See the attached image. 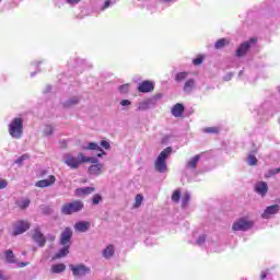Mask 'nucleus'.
Returning <instances> with one entry per match:
<instances>
[{
    "instance_id": "412c9836",
    "label": "nucleus",
    "mask_w": 280,
    "mask_h": 280,
    "mask_svg": "<svg viewBox=\"0 0 280 280\" xmlns=\"http://www.w3.org/2000/svg\"><path fill=\"white\" fill-rule=\"evenodd\" d=\"M52 275H60V272H65L67 270V266L65 264H56L51 266Z\"/></svg>"
},
{
    "instance_id": "a19ab883",
    "label": "nucleus",
    "mask_w": 280,
    "mask_h": 280,
    "mask_svg": "<svg viewBox=\"0 0 280 280\" xmlns=\"http://www.w3.org/2000/svg\"><path fill=\"white\" fill-rule=\"evenodd\" d=\"M205 242H207V236H206V235H201V236H199L198 240H197V244H198L199 246H201V244H205Z\"/></svg>"
},
{
    "instance_id": "58836bf2",
    "label": "nucleus",
    "mask_w": 280,
    "mask_h": 280,
    "mask_svg": "<svg viewBox=\"0 0 280 280\" xmlns=\"http://www.w3.org/2000/svg\"><path fill=\"white\" fill-rule=\"evenodd\" d=\"M128 89H130V84H122L119 86L120 93H128Z\"/></svg>"
},
{
    "instance_id": "dca6fc26",
    "label": "nucleus",
    "mask_w": 280,
    "mask_h": 280,
    "mask_svg": "<svg viewBox=\"0 0 280 280\" xmlns=\"http://www.w3.org/2000/svg\"><path fill=\"white\" fill-rule=\"evenodd\" d=\"M74 229L75 231H78L79 233H86V231H89V229H91V222L89 221H80L77 222L74 224Z\"/></svg>"
},
{
    "instance_id": "f257e3e1",
    "label": "nucleus",
    "mask_w": 280,
    "mask_h": 280,
    "mask_svg": "<svg viewBox=\"0 0 280 280\" xmlns=\"http://www.w3.org/2000/svg\"><path fill=\"white\" fill-rule=\"evenodd\" d=\"M65 163L71 170H78L80 167V165H82V163H97V159L85 156L84 153L80 152L78 154V158H75L71 154H66Z\"/></svg>"
},
{
    "instance_id": "2f4dec72",
    "label": "nucleus",
    "mask_w": 280,
    "mask_h": 280,
    "mask_svg": "<svg viewBox=\"0 0 280 280\" xmlns=\"http://www.w3.org/2000/svg\"><path fill=\"white\" fill-rule=\"evenodd\" d=\"M189 200H191V197L189 194H185L182 198V207H187V205H189Z\"/></svg>"
},
{
    "instance_id": "39448f33",
    "label": "nucleus",
    "mask_w": 280,
    "mask_h": 280,
    "mask_svg": "<svg viewBox=\"0 0 280 280\" xmlns=\"http://www.w3.org/2000/svg\"><path fill=\"white\" fill-rule=\"evenodd\" d=\"M253 229V221H249L246 218H241L232 225V231H248Z\"/></svg>"
},
{
    "instance_id": "5701e85b",
    "label": "nucleus",
    "mask_w": 280,
    "mask_h": 280,
    "mask_svg": "<svg viewBox=\"0 0 280 280\" xmlns=\"http://www.w3.org/2000/svg\"><path fill=\"white\" fill-rule=\"evenodd\" d=\"M4 257L7 259V264H16V257L14 256V252L8 249L4 252Z\"/></svg>"
},
{
    "instance_id": "ea45409f",
    "label": "nucleus",
    "mask_w": 280,
    "mask_h": 280,
    "mask_svg": "<svg viewBox=\"0 0 280 280\" xmlns=\"http://www.w3.org/2000/svg\"><path fill=\"white\" fill-rule=\"evenodd\" d=\"M101 145L104 148V150H110V143L106 140H102Z\"/></svg>"
},
{
    "instance_id": "f03ea898",
    "label": "nucleus",
    "mask_w": 280,
    "mask_h": 280,
    "mask_svg": "<svg viewBox=\"0 0 280 280\" xmlns=\"http://www.w3.org/2000/svg\"><path fill=\"white\" fill-rule=\"evenodd\" d=\"M172 152V147H167L158 155L154 162V168L156 172H160V174H165V172H167V159H170Z\"/></svg>"
},
{
    "instance_id": "bb28decb",
    "label": "nucleus",
    "mask_w": 280,
    "mask_h": 280,
    "mask_svg": "<svg viewBox=\"0 0 280 280\" xmlns=\"http://www.w3.org/2000/svg\"><path fill=\"white\" fill-rule=\"evenodd\" d=\"M79 102H80V98H78V97H72V98H70L69 101H67L66 103H65V106L67 107V108H69V106H75V104H79Z\"/></svg>"
},
{
    "instance_id": "0eeeda50",
    "label": "nucleus",
    "mask_w": 280,
    "mask_h": 280,
    "mask_svg": "<svg viewBox=\"0 0 280 280\" xmlns=\"http://www.w3.org/2000/svg\"><path fill=\"white\" fill-rule=\"evenodd\" d=\"M256 43H257V38L253 37L249 40L241 44L240 47L236 49V56L238 58H242V56H246L252 45H255Z\"/></svg>"
},
{
    "instance_id": "de8ad7c7",
    "label": "nucleus",
    "mask_w": 280,
    "mask_h": 280,
    "mask_svg": "<svg viewBox=\"0 0 280 280\" xmlns=\"http://www.w3.org/2000/svg\"><path fill=\"white\" fill-rule=\"evenodd\" d=\"M48 241H49V242H56V236L49 234V235H48Z\"/></svg>"
},
{
    "instance_id": "7ed1b4c3",
    "label": "nucleus",
    "mask_w": 280,
    "mask_h": 280,
    "mask_svg": "<svg viewBox=\"0 0 280 280\" xmlns=\"http://www.w3.org/2000/svg\"><path fill=\"white\" fill-rule=\"evenodd\" d=\"M9 135L13 139H21L23 137V118H13L9 125Z\"/></svg>"
},
{
    "instance_id": "9b49d317",
    "label": "nucleus",
    "mask_w": 280,
    "mask_h": 280,
    "mask_svg": "<svg viewBox=\"0 0 280 280\" xmlns=\"http://www.w3.org/2000/svg\"><path fill=\"white\" fill-rule=\"evenodd\" d=\"M279 210H280L279 205L269 206L262 212L261 218H264V220H268L272 218V215H276V213H279Z\"/></svg>"
},
{
    "instance_id": "a211bd4d",
    "label": "nucleus",
    "mask_w": 280,
    "mask_h": 280,
    "mask_svg": "<svg viewBox=\"0 0 280 280\" xmlns=\"http://www.w3.org/2000/svg\"><path fill=\"white\" fill-rule=\"evenodd\" d=\"M63 248H60L58 253H56L52 256V260L56 261V259H62L63 257H67L69 255V248H71L69 245H61Z\"/></svg>"
},
{
    "instance_id": "6ab92c4d",
    "label": "nucleus",
    "mask_w": 280,
    "mask_h": 280,
    "mask_svg": "<svg viewBox=\"0 0 280 280\" xmlns=\"http://www.w3.org/2000/svg\"><path fill=\"white\" fill-rule=\"evenodd\" d=\"M194 89H196V80L194 79L187 80L184 84L185 93H191Z\"/></svg>"
},
{
    "instance_id": "b1692460",
    "label": "nucleus",
    "mask_w": 280,
    "mask_h": 280,
    "mask_svg": "<svg viewBox=\"0 0 280 280\" xmlns=\"http://www.w3.org/2000/svg\"><path fill=\"white\" fill-rule=\"evenodd\" d=\"M113 255H115V246L108 245V246L103 250V257H105V259H110V257H113Z\"/></svg>"
},
{
    "instance_id": "1a4fd4ad",
    "label": "nucleus",
    "mask_w": 280,
    "mask_h": 280,
    "mask_svg": "<svg viewBox=\"0 0 280 280\" xmlns=\"http://www.w3.org/2000/svg\"><path fill=\"white\" fill-rule=\"evenodd\" d=\"M32 238L36 244H38L40 248H43L45 244H47V238H45V235L43 234V232H40V229L38 228L33 231Z\"/></svg>"
},
{
    "instance_id": "8fccbe9b",
    "label": "nucleus",
    "mask_w": 280,
    "mask_h": 280,
    "mask_svg": "<svg viewBox=\"0 0 280 280\" xmlns=\"http://www.w3.org/2000/svg\"><path fill=\"white\" fill-rule=\"evenodd\" d=\"M104 154H106V152L104 150H102L101 153L97 154L98 159L104 156Z\"/></svg>"
},
{
    "instance_id": "4468645a",
    "label": "nucleus",
    "mask_w": 280,
    "mask_h": 280,
    "mask_svg": "<svg viewBox=\"0 0 280 280\" xmlns=\"http://www.w3.org/2000/svg\"><path fill=\"white\" fill-rule=\"evenodd\" d=\"M54 183H56V176L50 175L47 179L38 180L35 184V186L40 187V188L51 187V185H54Z\"/></svg>"
},
{
    "instance_id": "603ef678",
    "label": "nucleus",
    "mask_w": 280,
    "mask_h": 280,
    "mask_svg": "<svg viewBox=\"0 0 280 280\" xmlns=\"http://www.w3.org/2000/svg\"><path fill=\"white\" fill-rule=\"evenodd\" d=\"M45 174H47V171H43V172L40 173V176H45Z\"/></svg>"
},
{
    "instance_id": "cd10ccee",
    "label": "nucleus",
    "mask_w": 280,
    "mask_h": 280,
    "mask_svg": "<svg viewBox=\"0 0 280 280\" xmlns=\"http://www.w3.org/2000/svg\"><path fill=\"white\" fill-rule=\"evenodd\" d=\"M84 150H97L98 152H102V148L95 142H90Z\"/></svg>"
},
{
    "instance_id": "6e6552de",
    "label": "nucleus",
    "mask_w": 280,
    "mask_h": 280,
    "mask_svg": "<svg viewBox=\"0 0 280 280\" xmlns=\"http://www.w3.org/2000/svg\"><path fill=\"white\" fill-rule=\"evenodd\" d=\"M69 268L72 271L73 277H84L91 272V269L84 265H70Z\"/></svg>"
},
{
    "instance_id": "ddd939ff",
    "label": "nucleus",
    "mask_w": 280,
    "mask_h": 280,
    "mask_svg": "<svg viewBox=\"0 0 280 280\" xmlns=\"http://www.w3.org/2000/svg\"><path fill=\"white\" fill-rule=\"evenodd\" d=\"M95 191V187H83L74 190V196L82 198V196H91Z\"/></svg>"
},
{
    "instance_id": "3c124183",
    "label": "nucleus",
    "mask_w": 280,
    "mask_h": 280,
    "mask_svg": "<svg viewBox=\"0 0 280 280\" xmlns=\"http://www.w3.org/2000/svg\"><path fill=\"white\" fill-rule=\"evenodd\" d=\"M28 262H20V268H25V266H27Z\"/></svg>"
},
{
    "instance_id": "20e7f679",
    "label": "nucleus",
    "mask_w": 280,
    "mask_h": 280,
    "mask_svg": "<svg viewBox=\"0 0 280 280\" xmlns=\"http://www.w3.org/2000/svg\"><path fill=\"white\" fill-rule=\"evenodd\" d=\"M84 209V202L82 200H74L70 203H66L61 207V213L63 215H73V213H78V211H82Z\"/></svg>"
},
{
    "instance_id": "f8f14e48",
    "label": "nucleus",
    "mask_w": 280,
    "mask_h": 280,
    "mask_svg": "<svg viewBox=\"0 0 280 280\" xmlns=\"http://www.w3.org/2000/svg\"><path fill=\"white\" fill-rule=\"evenodd\" d=\"M139 93H152L154 83L152 81H142L138 86Z\"/></svg>"
},
{
    "instance_id": "4be33fe9",
    "label": "nucleus",
    "mask_w": 280,
    "mask_h": 280,
    "mask_svg": "<svg viewBox=\"0 0 280 280\" xmlns=\"http://www.w3.org/2000/svg\"><path fill=\"white\" fill-rule=\"evenodd\" d=\"M198 161H200V155L197 154L192 159H190L189 162H187V170H196V167H198Z\"/></svg>"
},
{
    "instance_id": "a18cd8bd",
    "label": "nucleus",
    "mask_w": 280,
    "mask_h": 280,
    "mask_svg": "<svg viewBox=\"0 0 280 280\" xmlns=\"http://www.w3.org/2000/svg\"><path fill=\"white\" fill-rule=\"evenodd\" d=\"M46 132H47V135H51V132H54V128H51V126H47Z\"/></svg>"
},
{
    "instance_id": "37998d69",
    "label": "nucleus",
    "mask_w": 280,
    "mask_h": 280,
    "mask_svg": "<svg viewBox=\"0 0 280 280\" xmlns=\"http://www.w3.org/2000/svg\"><path fill=\"white\" fill-rule=\"evenodd\" d=\"M82 0H67V3L70 5H75V3H80Z\"/></svg>"
},
{
    "instance_id": "473e14b6",
    "label": "nucleus",
    "mask_w": 280,
    "mask_h": 280,
    "mask_svg": "<svg viewBox=\"0 0 280 280\" xmlns=\"http://www.w3.org/2000/svg\"><path fill=\"white\" fill-rule=\"evenodd\" d=\"M172 200L173 202H179L180 200V190H174L173 195H172Z\"/></svg>"
},
{
    "instance_id": "9d476101",
    "label": "nucleus",
    "mask_w": 280,
    "mask_h": 280,
    "mask_svg": "<svg viewBox=\"0 0 280 280\" xmlns=\"http://www.w3.org/2000/svg\"><path fill=\"white\" fill-rule=\"evenodd\" d=\"M25 231H30V222L27 221H19L14 225L13 235H22V233H25Z\"/></svg>"
},
{
    "instance_id": "2eb2a0df",
    "label": "nucleus",
    "mask_w": 280,
    "mask_h": 280,
    "mask_svg": "<svg viewBox=\"0 0 280 280\" xmlns=\"http://www.w3.org/2000/svg\"><path fill=\"white\" fill-rule=\"evenodd\" d=\"M255 191L256 194H259V196H266L268 194V183L266 182H258L255 185Z\"/></svg>"
},
{
    "instance_id": "f3484780",
    "label": "nucleus",
    "mask_w": 280,
    "mask_h": 280,
    "mask_svg": "<svg viewBox=\"0 0 280 280\" xmlns=\"http://www.w3.org/2000/svg\"><path fill=\"white\" fill-rule=\"evenodd\" d=\"M171 113L173 117H183V113H185V105H183L182 103L175 104L172 107Z\"/></svg>"
},
{
    "instance_id": "c85d7f7f",
    "label": "nucleus",
    "mask_w": 280,
    "mask_h": 280,
    "mask_svg": "<svg viewBox=\"0 0 280 280\" xmlns=\"http://www.w3.org/2000/svg\"><path fill=\"white\" fill-rule=\"evenodd\" d=\"M143 202V195H137L136 196V202L133 205V209H139Z\"/></svg>"
},
{
    "instance_id": "c756f323",
    "label": "nucleus",
    "mask_w": 280,
    "mask_h": 280,
    "mask_svg": "<svg viewBox=\"0 0 280 280\" xmlns=\"http://www.w3.org/2000/svg\"><path fill=\"white\" fill-rule=\"evenodd\" d=\"M102 200H103V198H102V195H100V194H95L93 197H92V205H98V203H101L102 202Z\"/></svg>"
},
{
    "instance_id": "864d4df0",
    "label": "nucleus",
    "mask_w": 280,
    "mask_h": 280,
    "mask_svg": "<svg viewBox=\"0 0 280 280\" xmlns=\"http://www.w3.org/2000/svg\"><path fill=\"white\" fill-rule=\"evenodd\" d=\"M0 279H3V273L0 272Z\"/></svg>"
},
{
    "instance_id": "c03bdc74",
    "label": "nucleus",
    "mask_w": 280,
    "mask_h": 280,
    "mask_svg": "<svg viewBox=\"0 0 280 280\" xmlns=\"http://www.w3.org/2000/svg\"><path fill=\"white\" fill-rule=\"evenodd\" d=\"M120 104L122 105V106H130V101L129 100H122L121 102H120Z\"/></svg>"
},
{
    "instance_id": "49530a36",
    "label": "nucleus",
    "mask_w": 280,
    "mask_h": 280,
    "mask_svg": "<svg viewBox=\"0 0 280 280\" xmlns=\"http://www.w3.org/2000/svg\"><path fill=\"white\" fill-rule=\"evenodd\" d=\"M103 8H104V10H106V8H110V0L105 1Z\"/></svg>"
},
{
    "instance_id": "a878e982",
    "label": "nucleus",
    "mask_w": 280,
    "mask_h": 280,
    "mask_svg": "<svg viewBox=\"0 0 280 280\" xmlns=\"http://www.w3.org/2000/svg\"><path fill=\"white\" fill-rule=\"evenodd\" d=\"M203 132L207 135H218L220 132V129L218 127H208L203 129Z\"/></svg>"
},
{
    "instance_id": "79ce46f5",
    "label": "nucleus",
    "mask_w": 280,
    "mask_h": 280,
    "mask_svg": "<svg viewBox=\"0 0 280 280\" xmlns=\"http://www.w3.org/2000/svg\"><path fill=\"white\" fill-rule=\"evenodd\" d=\"M8 187V182L5 179H0V189H5Z\"/></svg>"
},
{
    "instance_id": "4c0bfd02",
    "label": "nucleus",
    "mask_w": 280,
    "mask_h": 280,
    "mask_svg": "<svg viewBox=\"0 0 280 280\" xmlns=\"http://www.w3.org/2000/svg\"><path fill=\"white\" fill-rule=\"evenodd\" d=\"M27 159H30V156L27 154H24V155L20 156L18 160H15V163L18 165H21V163H23V161H27Z\"/></svg>"
},
{
    "instance_id": "e433bc0d",
    "label": "nucleus",
    "mask_w": 280,
    "mask_h": 280,
    "mask_svg": "<svg viewBox=\"0 0 280 280\" xmlns=\"http://www.w3.org/2000/svg\"><path fill=\"white\" fill-rule=\"evenodd\" d=\"M30 199L23 200L19 203L20 209H27V207H30Z\"/></svg>"
},
{
    "instance_id": "f704fd0d",
    "label": "nucleus",
    "mask_w": 280,
    "mask_h": 280,
    "mask_svg": "<svg viewBox=\"0 0 280 280\" xmlns=\"http://www.w3.org/2000/svg\"><path fill=\"white\" fill-rule=\"evenodd\" d=\"M148 108H150V103L148 102H142L138 106V110H148Z\"/></svg>"
},
{
    "instance_id": "393cba45",
    "label": "nucleus",
    "mask_w": 280,
    "mask_h": 280,
    "mask_svg": "<svg viewBox=\"0 0 280 280\" xmlns=\"http://www.w3.org/2000/svg\"><path fill=\"white\" fill-rule=\"evenodd\" d=\"M229 45V40L226 38H220L215 44L214 47L215 49H222L223 47H226Z\"/></svg>"
},
{
    "instance_id": "c9c22d12",
    "label": "nucleus",
    "mask_w": 280,
    "mask_h": 280,
    "mask_svg": "<svg viewBox=\"0 0 280 280\" xmlns=\"http://www.w3.org/2000/svg\"><path fill=\"white\" fill-rule=\"evenodd\" d=\"M205 60V57L200 56L197 57L192 60V65H195L196 67H198L199 65H202V61Z\"/></svg>"
},
{
    "instance_id": "423d86ee",
    "label": "nucleus",
    "mask_w": 280,
    "mask_h": 280,
    "mask_svg": "<svg viewBox=\"0 0 280 280\" xmlns=\"http://www.w3.org/2000/svg\"><path fill=\"white\" fill-rule=\"evenodd\" d=\"M71 237H73V230L71 228H65L59 237L60 246L71 247Z\"/></svg>"
},
{
    "instance_id": "7c9ffc66",
    "label": "nucleus",
    "mask_w": 280,
    "mask_h": 280,
    "mask_svg": "<svg viewBox=\"0 0 280 280\" xmlns=\"http://www.w3.org/2000/svg\"><path fill=\"white\" fill-rule=\"evenodd\" d=\"M186 79H187V72H179L175 77L176 82H183V80H186Z\"/></svg>"
},
{
    "instance_id": "72a5a7b5",
    "label": "nucleus",
    "mask_w": 280,
    "mask_h": 280,
    "mask_svg": "<svg viewBox=\"0 0 280 280\" xmlns=\"http://www.w3.org/2000/svg\"><path fill=\"white\" fill-rule=\"evenodd\" d=\"M258 161L257 158L253 154L248 155V165L253 166V165H257Z\"/></svg>"
},
{
    "instance_id": "aec40b11",
    "label": "nucleus",
    "mask_w": 280,
    "mask_h": 280,
    "mask_svg": "<svg viewBox=\"0 0 280 280\" xmlns=\"http://www.w3.org/2000/svg\"><path fill=\"white\" fill-rule=\"evenodd\" d=\"M94 163L96 164L91 165L89 167V172L90 174H95L96 176H100V174H102V164L97 163V160Z\"/></svg>"
},
{
    "instance_id": "09e8293b",
    "label": "nucleus",
    "mask_w": 280,
    "mask_h": 280,
    "mask_svg": "<svg viewBox=\"0 0 280 280\" xmlns=\"http://www.w3.org/2000/svg\"><path fill=\"white\" fill-rule=\"evenodd\" d=\"M267 277H268V273H266V272L260 273V279L261 280H265Z\"/></svg>"
}]
</instances>
